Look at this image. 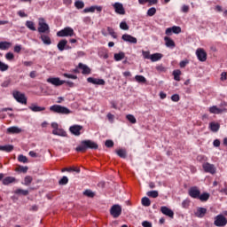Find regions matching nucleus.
<instances>
[{"label": "nucleus", "mask_w": 227, "mask_h": 227, "mask_svg": "<svg viewBox=\"0 0 227 227\" xmlns=\"http://www.w3.org/2000/svg\"><path fill=\"white\" fill-rule=\"evenodd\" d=\"M160 59H162L161 53H153L151 55V61H153V63H155V61H160Z\"/></svg>", "instance_id": "cd10ccee"}, {"label": "nucleus", "mask_w": 227, "mask_h": 227, "mask_svg": "<svg viewBox=\"0 0 227 227\" xmlns=\"http://www.w3.org/2000/svg\"><path fill=\"white\" fill-rule=\"evenodd\" d=\"M13 182H15V177H12V176L5 177L3 180L4 185H9V184H13Z\"/></svg>", "instance_id": "72a5a7b5"}, {"label": "nucleus", "mask_w": 227, "mask_h": 227, "mask_svg": "<svg viewBox=\"0 0 227 227\" xmlns=\"http://www.w3.org/2000/svg\"><path fill=\"white\" fill-rule=\"evenodd\" d=\"M14 146L12 145H0V152H6L10 153V152H13Z\"/></svg>", "instance_id": "a878e982"}, {"label": "nucleus", "mask_w": 227, "mask_h": 227, "mask_svg": "<svg viewBox=\"0 0 227 227\" xmlns=\"http://www.w3.org/2000/svg\"><path fill=\"white\" fill-rule=\"evenodd\" d=\"M173 33L175 35H180V33H182V28L180 27L174 26L172 27L167 28L165 31V35H167V36H171Z\"/></svg>", "instance_id": "f8f14e48"}, {"label": "nucleus", "mask_w": 227, "mask_h": 227, "mask_svg": "<svg viewBox=\"0 0 227 227\" xmlns=\"http://www.w3.org/2000/svg\"><path fill=\"white\" fill-rule=\"evenodd\" d=\"M107 119L109 120V121H111V123H113L114 120V115L113 114H107Z\"/></svg>", "instance_id": "e2e57ef3"}, {"label": "nucleus", "mask_w": 227, "mask_h": 227, "mask_svg": "<svg viewBox=\"0 0 227 227\" xmlns=\"http://www.w3.org/2000/svg\"><path fill=\"white\" fill-rule=\"evenodd\" d=\"M120 27H121V29H123L124 31H128V29H129V25H127V22L122 21V22H121V24H120Z\"/></svg>", "instance_id": "5fc2aeb1"}, {"label": "nucleus", "mask_w": 227, "mask_h": 227, "mask_svg": "<svg viewBox=\"0 0 227 227\" xmlns=\"http://www.w3.org/2000/svg\"><path fill=\"white\" fill-rule=\"evenodd\" d=\"M50 111H51V113H57L58 114H70V113H72V111H70V109L62 106L60 105H53L50 107Z\"/></svg>", "instance_id": "f03ea898"}, {"label": "nucleus", "mask_w": 227, "mask_h": 227, "mask_svg": "<svg viewBox=\"0 0 227 227\" xmlns=\"http://www.w3.org/2000/svg\"><path fill=\"white\" fill-rule=\"evenodd\" d=\"M214 224H215V226H218V227L226 226L227 219H226V217H224V215H218L215 217Z\"/></svg>", "instance_id": "0eeeda50"}, {"label": "nucleus", "mask_w": 227, "mask_h": 227, "mask_svg": "<svg viewBox=\"0 0 227 227\" xmlns=\"http://www.w3.org/2000/svg\"><path fill=\"white\" fill-rule=\"evenodd\" d=\"M18 160L22 164H27V162H29V159H27V157L24 156L23 154H20L18 156Z\"/></svg>", "instance_id": "f704fd0d"}, {"label": "nucleus", "mask_w": 227, "mask_h": 227, "mask_svg": "<svg viewBox=\"0 0 227 227\" xmlns=\"http://www.w3.org/2000/svg\"><path fill=\"white\" fill-rule=\"evenodd\" d=\"M164 42H165L166 47H168V49H175V47H176L175 41H173V39H171V37L169 36H165Z\"/></svg>", "instance_id": "a211bd4d"}, {"label": "nucleus", "mask_w": 227, "mask_h": 227, "mask_svg": "<svg viewBox=\"0 0 227 227\" xmlns=\"http://www.w3.org/2000/svg\"><path fill=\"white\" fill-rule=\"evenodd\" d=\"M78 68H80V70H82V74L83 75H88V74H91V69L88 66H86L82 63H79Z\"/></svg>", "instance_id": "6ab92c4d"}, {"label": "nucleus", "mask_w": 227, "mask_h": 227, "mask_svg": "<svg viewBox=\"0 0 227 227\" xmlns=\"http://www.w3.org/2000/svg\"><path fill=\"white\" fill-rule=\"evenodd\" d=\"M41 40H42L43 43H44V45H51V43H52V41H51V36L49 35L48 33L42 34Z\"/></svg>", "instance_id": "aec40b11"}, {"label": "nucleus", "mask_w": 227, "mask_h": 227, "mask_svg": "<svg viewBox=\"0 0 227 227\" xmlns=\"http://www.w3.org/2000/svg\"><path fill=\"white\" fill-rule=\"evenodd\" d=\"M190 205H191V200L189 199H186L182 202L183 208H189Z\"/></svg>", "instance_id": "09e8293b"}, {"label": "nucleus", "mask_w": 227, "mask_h": 227, "mask_svg": "<svg viewBox=\"0 0 227 227\" xmlns=\"http://www.w3.org/2000/svg\"><path fill=\"white\" fill-rule=\"evenodd\" d=\"M155 13H157V9H155V7H152L147 11L148 17H153Z\"/></svg>", "instance_id": "c03bdc74"}, {"label": "nucleus", "mask_w": 227, "mask_h": 227, "mask_svg": "<svg viewBox=\"0 0 227 227\" xmlns=\"http://www.w3.org/2000/svg\"><path fill=\"white\" fill-rule=\"evenodd\" d=\"M87 82H90V84H98V86H104L106 84V81H104V79L93 77L87 78Z\"/></svg>", "instance_id": "2eb2a0df"}, {"label": "nucleus", "mask_w": 227, "mask_h": 227, "mask_svg": "<svg viewBox=\"0 0 227 227\" xmlns=\"http://www.w3.org/2000/svg\"><path fill=\"white\" fill-rule=\"evenodd\" d=\"M82 126L74 124L69 128V132L73 134V136L79 137L82 131Z\"/></svg>", "instance_id": "9b49d317"}, {"label": "nucleus", "mask_w": 227, "mask_h": 227, "mask_svg": "<svg viewBox=\"0 0 227 227\" xmlns=\"http://www.w3.org/2000/svg\"><path fill=\"white\" fill-rule=\"evenodd\" d=\"M12 47V43L0 42V51H8Z\"/></svg>", "instance_id": "c85d7f7f"}, {"label": "nucleus", "mask_w": 227, "mask_h": 227, "mask_svg": "<svg viewBox=\"0 0 227 227\" xmlns=\"http://www.w3.org/2000/svg\"><path fill=\"white\" fill-rule=\"evenodd\" d=\"M126 118H127V120L130 122V123H137V121L136 120V117H134V115H132V114H128L127 116H126Z\"/></svg>", "instance_id": "a18cd8bd"}, {"label": "nucleus", "mask_w": 227, "mask_h": 227, "mask_svg": "<svg viewBox=\"0 0 227 227\" xmlns=\"http://www.w3.org/2000/svg\"><path fill=\"white\" fill-rule=\"evenodd\" d=\"M52 134L54 136H61L62 137H67V131H65L63 129H57L52 130Z\"/></svg>", "instance_id": "b1692460"}, {"label": "nucleus", "mask_w": 227, "mask_h": 227, "mask_svg": "<svg viewBox=\"0 0 227 227\" xmlns=\"http://www.w3.org/2000/svg\"><path fill=\"white\" fill-rule=\"evenodd\" d=\"M38 31L40 33H45L48 35L51 33V28L49 27V25L47 23H45V20L39 19Z\"/></svg>", "instance_id": "39448f33"}, {"label": "nucleus", "mask_w": 227, "mask_h": 227, "mask_svg": "<svg viewBox=\"0 0 227 227\" xmlns=\"http://www.w3.org/2000/svg\"><path fill=\"white\" fill-rule=\"evenodd\" d=\"M6 59H8L9 61H12V59H13L15 58V56L13 55V53L12 52H8L5 55Z\"/></svg>", "instance_id": "13d9d810"}, {"label": "nucleus", "mask_w": 227, "mask_h": 227, "mask_svg": "<svg viewBox=\"0 0 227 227\" xmlns=\"http://www.w3.org/2000/svg\"><path fill=\"white\" fill-rule=\"evenodd\" d=\"M74 35L75 32L74 31V28L70 27H66L64 29L57 32V36H59L60 38H63L65 36H74Z\"/></svg>", "instance_id": "20e7f679"}, {"label": "nucleus", "mask_w": 227, "mask_h": 227, "mask_svg": "<svg viewBox=\"0 0 227 227\" xmlns=\"http://www.w3.org/2000/svg\"><path fill=\"white\" fill-rule=\"evenodd\" d=\"M142 226L144 227H152V223L148 221H145L142 223Z\"/></svg>", "instance_id": "0e129e2a"}, {"label": "nucleus", "mask_w": 227, "mask_h": 227, "mask_svg": "<svg viewBox=\"0 0 227 227\" xmlns=\"http://www.w3.org/2000/svg\"><path fill=\"white\" fill-rule=\"evenodd\" d=\"M188 194L189 196H191V198H193L194 200H198V198H200V194H201V192H200L198 187L193 186L190 188Z\"/></svg>", "instance_id": "ddd939ff"}, {"label": "nucleus", "mask_w": 227, "mask_h": 227, "mask_svg": "<svg viewBox=\"0 0 227 227\" xmlns=\"http://www.w3.org/2000/svg\"><path fill=\"white\" fill-rule=\"evenodd\" d=\"M147 196L149 198H159V192L157 191H150L147 192Z\"/></svg>", "instance_id": "79ce46f5"}, {"label": "nucleus", "mask_w": 227, "mask_h": 227, "mask_svg": "<svg viewBox=\"0 0 227 227\" xmlns=\"http://www.w3.org/2000/svg\"><path fill=\"white\" fill-rule=\"evenodd\" d=\"M90 148V150H98V144L91 140H83L81 145L76 147V152H86Z\"/></svg>", "instance_id": "f257e3e1"}, {"label": "nucleus", "mask_w": 227, "mask_h": 227, "mask_svg": "<svg viewBox=\"0 0 227 227\" xmlns=\"http://www.w3.org/2000/svg\"><path fill=\"white\" fill-rule=\"evenodd\" d=\"M219 129H221V124H219V122L212 121L209 123V129L211 132H219Z\"/></svg>", "instance_id": "412c9836"}, {"label": "nucleus", "mask_w": 227, "mask_h": 227, "mask_svg": "<svg viewBox=\"0 0 227 227\" xmlns=\"http://www.w3.org/2000/svg\"><path fill=\"white\" fill-rule=\"evenodd\" d=\"M113 8L114 9L115 13L118 15H125V8L123 7V4L116 2L113 4Z\"/></svg>", "instance_id": "1a4fd4ad"}, {"label": "nucleus", "mask_w": 227, "mask_h": 227, "mask_svg": "<svg viewBox=\"0 0 227 227\" xmlns=\"http://www.w3.org/2000/svg\"><path fill=\"white\" fill-rule=\"evenodd\" d=\"M68 43V41H67V39H62L59 42L57 47L59 49V51H63V50L65 49V47H67V44Z\"/></svg>", "instance_id": "bb28decb"}, {"label": "nucleus", "mask_w": 227, "mask_h": 227, "mask_svg": "<svg viewBox=\"0 0 227 227\" xmlns=\"http://www.w3.org/2000/svg\"><path fill=\"white\" fill-rule=\"evenodd\" d=\"M47 82L50 84H52L53 86H63L67 81L65 80H60L58 77H50L47 79Z\"/></svg>", "instance_id": "9d476101"}, {"label": "nucleus", "mask_w": 227, "mask_h": 227, "mask_svg": "<svg viewBox=\"0 0 227 227\" xmlns=\"http://www.w3.org/2000/svg\"><path fill=\"white\" fill-rule=\"evenodd\" d=\"M8 68H10V67L8 65L0 61V70H1V72H6V70H8Z\"/></svg>", "instance_id": "de8ad7c7"}, {"label": "nucleus", "mask_w": 227, "mask_h": 227, "mask_svg": "<svg viewBox=\"0 0 227 227\" xmlns=\"http://www.w3.org/2000/svg\"><path fill=\"white\" fill-rule=\"evenodd\" d=\"M12 96L15 100H17L20 104H27V98H26V94L22 93L19 90H13Z\"/></svg>", "instance_id": "7ed1b4c3"}, {"label": "nucleus", "mask_w": 227, "mask_h": 227, "mask_svg": "<svg viewBox=\"0 0 227 227\" xmlns=\"http://www.w3.org/2000/svg\"><path fill=\"white\" fill-rule=\"evenodd\" d=\"M210 198V194L208 193H202L199 195L198 200L200 201H208V199Z\"/></svg>", "instance_id": "e433bc0d"}, {"label": "nucleus", "mask_w": 227, "mask_h": 227, "mask_svg": "<svg viewBox=\"0 0 227 227\" xmlns=\"http://www.w3.org/2000/svg\"><path fill=\"white\" fill-rule=\"evenodd\" d=\"M114 59L115 61H121V59H125V53L122 51H120L119 53H115L114 55Z\"/></svg>", "instance_id": "2f4dec72"}, {"label": "nucleus", "mask_w": 227, "mask_h": 227, "mask_svg": "<svg viewBox=\"0 0 227 227\" xmlns=\"http://www.w3.org/2000/svg\"><path fill=\"white\" fill-rule=\"evenodd\" d=\"M121 39L124 42H128L129 43H137V38H136L129 34L122 35Z\"/></svg>", "instance_id": "f3484780"}, {"label": "nucleus", "mask_w": 227, "mask_h": 227, "mask_svg": "<svg viewBox=\"0 0 227 227\" xmlns=\"http://www.w3.org/2000/svg\"><path fill=\"white\" fill-rule=\"evenodd\" d=\"M205 214H207V208L205 207H198L197 211L195 212L196 217H205Z\"/></svg>", "instance_id": "4be33fe9"}, {"label": "nucleus", "mask_w": 227, "mask_h": 227, "mask_svg": "<svg viewBox=\"0 0 227 227\" xmlns=\"http://www.w3.org/2000/svg\"><path fill=\"white\" fill-rule=\"evenodd\" d=\"M196 56L199 61H207V51H205V50H203L202 48L197 49Z\"/></svg>", "instance_id": "4468645a"}, {"label": "nucleus", "mask_w": 227, "mask_h": 227, "mask_svg": "<svg viewBox=\"0 0 227 227\" xmlns=\"http://www.w3.org/2000/svg\"><path fill=\"white\" fill-rule=\"evenodd\" d=\"M22 130L15 126L7 129L8 134H20Z\"/></svg>", "instance_id": "7c9ffc66"}, {"label": "nucleus", "mask_w": 227, "mask_h": 227, "mask_svg": "<svg viewBox=\"0 0 227 227\" xmlns=\"http://www.w3.org/2000/svg\"><path fill=\"white\" fill-rule=\"evenodd\" d=\"M189 65V60H182L179 64L180 68H185Z\"/></svg>", "instance_id": "4d7b16f0"}, {"label": "nucleus", "mask_w": 227, "mask_h": 227, "mask_svg": "<svg viewBox=\"0 0 227 227\" xmlns=\"http://www.w3.org/2000/svg\"><path fill=\"white\" fill-rule=\"evenodd\" d=\"M105 145L106 148H113V146H114V142H113V140H106Z\"/></svg>", "instance_id": "6e6d98bb"}, {"label": "nucleus", "mask_w": 227, "mask_h": 227, "mask_svg": "<svg viewBox=\"0 0 227 227\" xmlns=\"http://www.w3.org/2000/svg\"><path fill=\"white\" fill-rule=\"evenodd\" d=\"M64 77H67V79H77V75L75 74H64Z\"/></svg>", "instance_id": "680f3d73"}, {"label": "nucleus", "mask_w": 227, "mask_h": 227, "mask_svg": "<svg viewBox=\"0 0 227 227\" xmlns=\"http://www.w3.org/2000/svg\"><path fill=\"white\" fill-rule=\"evenodd\" d=\"M213 146H215V148H219V146H221V140L220 139L214 140Z\"/></svg>", "instance_id": "052dcab7"}, {"label": "nucleus", "mask_w": 227, "mask_h": 227, "mask_svg": "<svg viewBox=\"0 0 227 227\" xmlns=\"http://www.w3.org/2000/svg\"><path fill=\"white\" fill-rule=\"evenodd\" d=\"M135 81H137V82H142V84H145L146 78L143 75H136Z\"/></svg>", "instance_id": "ea45409f"}, {"label": "nucleus", "mask_w": 227, "mask_h": 227, "mask_svg": "<svg viewBox=\"0 0 227 227\" xmlns=\"http://www.w3.org/2000/svg\"><path fill=\"white\" fill-rule=\"evenodd\" d=\"M142 205L144 207H150V205H152V201H150V199H148V197H144L142 199Z\"/></svg>", "instance_id": "a19ab883"}, {"label": "nucleus", "mask_w": 227, "mask_h": 227, "mask_svg": "<svg viewBox=\"0 0 227 227\" xmlns=\"http://www.w3.org/2000/svg\"><path fill=\"white\" fill-rule=\"evenodd\" d=\"M173 75H174V79L175 81H180V75H182V71H180V69H176L173 71Z\"/></svg>", "instance_id": "c9c22d12"}, {"label": "nucleus", "mask_w": 227, "mask_h": 227, "mask_svg": "<svg viewBox=\"0 0 227 227\" xmlns=\"http://www.w3.org/2000/svg\"><path fill=\"white\" fill-rule=\"evenodd\" d=\"M202 168L205 173H210V175H215V172L217 171L215 166L214 164H210L209 162L203 163Z\"/></svg>", "instance_id": "6e6552de"}, {"label": "nucleus", "mask_w": 227, "mask_h": 227, "mask_svg": "<svg viewBox=\"0 0 227 227\" xmlns=\"http://www.w3.org/2000/svg\"><path fill=\"white\" fill-rule=\"evenodd\" d=\"M209 113H211V114H221V113H223V109L217 108L214 106L209 108Z\"/></svg>", "instance_id": "473e14b6"}, {"label": "nucleus", "mask_w": 227, "mask_h": 227, "mask_svg": "<svg viewBox=\"0 0 227 227\" xmlns=\"http://www.w3.org/2000/svg\"><path fill=\"white\" fill-rule=\"evenodd\" d=\"M84 196H87L88 198H94L95 193L93 192H91V190H86L83 192Z\"/></svg>", "instance_id": "3c124183"}, {"label": "nucleus", "mask_w": 227, "mask_h": 227, "mask_svg": "<svg viewBox=\"0 0 227 227\" xmlns=\"http://www.w3.org/2000/svg\"><path fill=\"white\" fill-rule=\"evenodd\" d=\"M18 15H20V17H27V14L22 11L18 12Z\"/></svg>", "instance_id": "338daca9"}, {"label": "nucleus", "mask_w": 227, "mask_h": 227, "mask_svg": "<svg viewBox=\"0 0 227 227\" xmlns=\"http://www.w3.org/2000/svg\"><path fill=\"white\" fill-rule=\"evenodd\" d=\"M30 109L31 111H33L34 113H42V111H45V107L43 106H38V105L36 104H32L30 106Z\"/></svg>", "instance_id": "393cba45"}, {"label": "nucleus", "mask_w": 227, "mask_h": 227, "mask_svg": "<svg viewBox=\"0 0 227 227\" xmlns=\"http://www.w3.org/2000/svg\"><path fill=\"white\" fill-rule=\"evenodd\" d=\"M29 157H31L32 159H35V160H40L42 159V154L35 151H30Z\"/></svg>", "instance_id": "c756f323"}, {"label": "nucleus", "mask_w": 227, "mask_h": 227, "mask_svg": "<svg viewBox=\"0 0 227 227\" xmlns=\"http://www.w3.org/2000/svg\"><path fill=\"white\" fill-rule=\"evenodd\" d=\"M29 170V167L27 166H22V165H17L15 171L16 173H23L26 174Z\"/></svg>", "instance_id": "5701e85b"}, {"label": "nucleus", "mask_w": 227, "mask_h": 227, "mask_svg": "<svg viewBox=\"0 0 227 227\" xmlns=\"http://www.w3.org/2000/svg\"><path fill=\"white\" fill-rule=\"evenodd\" d=\"M74 6L77 10H82V8H84V2L78 0L74 3Z\"/></svg>", "instance_id": "37998d69"}, {"label": "nucleus", "mask_w": 227, "mask_h": 227, "mask_svg": "<svg viewBox=\"0 0 227 227\" xmlns=\"http://www.w3.org/2000/svg\"><path fill=\"white\" fill-rule=\"evenodd\" d=\"M15 194H20V196H27L29 194V191L18 189L15 191Z\"/></svg>", "instance_id": "58836bf2"}, {"label": "nucleus", "mask_w": 227, "mask_h": 227, "mask_svg": "<svg viewBox=\"0 0 227 227\" xmlns=\"http://www.w3.org/2000/svg\"><path fill=\"white\" fill-rule=\"evenodd\" d=\"M171 100H172L173 102H178V100H180V96H179L178 94H174V95H172V97H171Z\"/></svg>", "instance_id": "bf43d9fd"}, {"label": "nucleus", "mask_w": 227, "mask_h": 227, "mask_svg": "<svg viewBox=\"0 0 227 227\" xmlns=\"http://www.w3.org/2000/svg\"><path fill=\"white\" fill-rule=\"evenodd\" d=\"M226 79H227V78H226V73H224V72L222 73V74H221V80H222V81H226Z\"/></svg>", "instance_id": "774afa93"}, {"label": "nucleus", "mask_w": 227, "mask_h": 227, "mask_svg": "<svg viewBox=\"0 0 227 227\" xmlns=\"http://www.w3.org/2000/svg\"><path fill=\"white\" fill-rule=\"evenodd\" d=\"M160 212L161 214H164V215L170 217V219H173V217H175V212H173V210L169 209L166 206L160 207Z\"/></svg>", "instance_id": "dca6fc26"}, {"label": "nucleus", "mask_w": 227, "mask_h": 227, "mask_svg": "<svg viewBox=\"0 0 227 227\" xmlns=\"http://www.w3.org/2000/svg\"><path fill=\"white\" fill-rule=\"evenodd\" d=\"M83 13H95V6H90L83 10Z\"/></svg>", "instance_id": "603ef678"}, {"label": "nucleus", "mask_w": 227, "mask_h": 227, "mask_svg": "<svg viewBox=\"0 0 227 227\" xmlns=\"http://www.w3.org/2000/svg\"><path fill=\"white\" fill-rule=\"evenodd\" d=\"M110 214L112 217L117 219V217L121 215V206L115 204L110 209Z\"/></svg>", "instance_id": "423d86ee"}, {"label": "nucleus", "mask_w": 227, "mask_h": 227, "mask_svg": "<svg viewBox=\"0 0 227 227\" xmlns=\"http://www.w3.org/2000/svg\"><path fill=\"white\" fill-rule=\"evenodd\" d=\"M116 153L119 157H121V159H125V157H127V151H125L124 149H119L116 151Z\"/></svg>", "instance_id": "4c0bfd02"}, {"label": "nucleus", "mask_w": 227, "mask_h": 227, "mask_svg": "<svg viewBox=\"0 0 227 227\" xmlns=\"http://www.w3.org/2000/svg\"><path fill=\"white\" fill-rule=\"evenodd\" d=\"M59 185H67L68 184V177L63 176L59 181Z\"/></svg>", "instance_id": "8fccbe9b"}, {"label": "nucleus", "mask_w": 227, "mask_h": 227, "mask_svg": "<svg viewBox=\"0 0 227 227\" xmlns=\"http://www.w3.org/2000/svg\"><path fill=\"white\" fill-rule=\"evenodd\" d=\"M182 12L187 13L189 12V5H183Z\"/></svg>", "instance_id": "69168bd1"}, {"label": "nucleus", "mask_w": 227, "mask_h": 227, "mask_svg": "<svg viewBox=\"0 0 227 227\" xmlns=\"http://www.w3.org/2000/svg\"><path fill=\"white\" fill-rule=\"evenodd\" d=\"M142 56L145 59H152V55H150V51H142Z\"/></svg>", "instance_id": "864d4df0"}, {"label": "nucleus", "mask_w": 227, "mask_h": 227, "mask_svg": "<svg viewBox=\"0 0 227 227\" xmlns=\"http://www.w3.org/2000/svg\"><path fill=\"white\" fill-rule=\"evenodd\" d=\"M107 31H108L109 35L111 36H113L114 38H118V35H116V32H114V29H113V27H108Z\"/></svg>", "instance_id": "49530a36"}]
</instances>
